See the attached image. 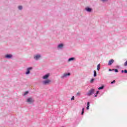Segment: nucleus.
Masks as SVG:
<instances>
[{"mask_svg":"<svg viewBox=\"0 0 127 127\" xmlns=\"http://www.w3.org/2000/svg\"><path fill=\"white\" fill-rule=\"evenodd\" d=\"M95 94V89H90L88 92L87 93V95L90 97V96H92V95H94Z\"/></svg>","mask_w":127,"mask_h":127,"instance_id":"f257e3e1","label":"nucleus"},{"mask_svg":"<svg viewBox=\"0 0 127 127\" xmlns=\"http://www.w3.org/2000/svg\"><path fill=\"white\" fill-rule=\"evenodd\" d=\"M75 60V58L71 57L68 59V62H71V61H74Z\"/></svg>","mask_w":127,"mask_h":127,"instance_id":"f8f14e48","label":"nucleus"},{"mask_svg":"<svg viewBox=\"0 0 127 127\" xmlns=\"http://www.w3.org/2000/svg\"><path fill=\"white\" fill-rule=\"evenodd\" d=\"M50 82H51L50 79H46L42 81V84L44 85V86H46L47 85H49Z\"/></svg>","mask_w":127,"mask_h":127,"instance_id":"f03ea898","label":"nucleus"},{"mask_svg":"<svg viewBox=\"0 0 127 127\" xmlns=\"http://www.w3.org/2000/svg\"><path fill=\"white\" fill-rule=\"evenodd\" d=\"M109 71H114V69H111V68H110V69H109Z\"/></svg>","mask_w":127,"mask_h":127,"instance_id":"bb28decb","label":"nucleus"},{"mask_svg":"<svg viewBox=\"0 0 127 127\" xmlns=\"http://www.w3.org/2000/svg\"><path fill=\"white\" fill-rule=\"evenodd\" d=\"M50 76V73H47L42 77L43 80H48V78Z\"/></svg>","mask_w":127,"mask_h":127,"instance_id":"39448f33","label":"nucleus"},{"mask_svg":"<svg viewBox=\"0 0 127 127\" xmlns=\"http://www.w3.org/2000/svg\"><path fill=\"white\" fill-rule=\"evenodd\" d=\"M85 9L86 11H87V12H92V11L93 10V8L90 7H85Z\"/></svg>","mask_w":127,"mask_h":127,"instance_id":"1a4fd4ad","label":"nucleus"},{"mask_svg":"<svg viewBox=\"0 0 127 127\" xmlns=\"http://www.w3.org/2000/svg\"><path fill=\"white\" fill-rule=\"evenodd\" d=\"M121 73H125V74H127V69L122 70H121Z\"/></svg>","mask_w":127,"mask_h":127,"instance_id":"a211bd4d","label":"nucleus"},{"mask_svg":"<svg viewBox=\"0 0 127 127\" xmlns=\"http://www.w3.org/2000/svg\"><path fill=\"white\" fill-rule=\"evenodd\" d=\"M94 97H95V98L97 97H98V94H96V95H95Z\"/></svg>","mask_w":127,"mask_h":127,"instance_id":"c85d7f7f","label":"nucleus"},{"mask_svg":"<svg viewBox=\"0 0 127 127\" xmlns=\"http://www.w3.org/2000/svg\"><path fill=\"white\" fill-rule=\"evenodd\" d=\"M28 93H29V92L28 91H25L24 93V96H26V95H27L28 94Z\"/></svg>","mask_w":127,"mask_h":127,"instance_id":"aec40b11","label":"nucleus"},{"mask_svg":"<svg viewBox=\"0 0 127 127\" xmlns=\"http://www.w3.org/2000/svg\"><path fill=\"white\" fill-rule=\"evenodd\" d=\"M32 69H33V68L32 67H29L27 68L26 71L25 72V74L29 75V74H30V71H31V70H32Z\"/></svg>","mask_w":127,"mask_h":127,"instance_id":"20e7f679","label":"nucleus"},{"mask_svg":"<svg viewBox=\"0 0 127 127\" xmlns=\"http://www.w3.org/2000/svg\"><path fill=\"white\" fill-rule=\"evenodd\" d=\"M41 58V55H36L35 56H34V59L36 61L39 60Z\"/></svg>","mask_w":127,"mask_h":127,"instance_id":"0eeeda50","label":"nucleus"},{"mask_svg":"<svg viewBox=\"0 0 127 127\" xmlns=\"http://www.w3.org/2000/svg\"><path fill=\"white\" fill-rule=\"evenodd\" d=\"M114 62H115V60H114L113 59H111L110 60L109 62H108V66H111L113 64V63H114Z\"/></svg>","mask_w":127,"mask_h":127,"instance_id":"9d476101","label":"nucleus"},{"mask_svg":"<svg viewBox=\"0 0 127 127\" xmlns=\"http://www.w3.org/2000/svg\"><path fill=\"white\" fill-rule=\"evenodd\" d=\"M116 82L115 80H114L113 81L111 82V84H114Z\"/></svg>","mask_w":127,"mask_h":127,"instance_id":"b1692460","label":"nucleus"},{"mask_svg":"<svg viewBox=\"0 0 127 127\" xmlns=\"http://www.w3.org/2000/svg\"><path fill=\"white\" fill-rule=\"evenodd\" d=\"M93 73V77H97V71L94 70Z\"/></svg>","mask_w":127,"mask_h":127,"instance_id":"dca6fc26","label":"nucleus"},{"mask_svg":"<svg viewBox=\"0 0 127 127\" xmlns=\"http://www.w3.org/2000/svg\"><path fill=\"white\" fill-rule=\"evenodd\" d=\"M104 88H105V85H102L101 86L98 88V90H104Z\"/></svg>","mask_w":127,"mask_h":127,"instance_id":"4468645a","label":"nucleus"},{"mask_svg":"<svg viewBox=\"0 0 127 127\" xmlns=\"http://www.w3.org/2000/svg\"><path fill=\"white\" fill-rule=\"evenodd\" d=\"M26 102L27 103H29V104H32V103L34 102V100H33V99L32 97H29L27 99Z\"/></svg>","mask_w":127,"mask_h":127,"instance_id":"423d86ee","label":"nucleus"},{"mask_svg":"<svg viewBox=\"0 0 127 127\" xmlns=\"http://www.w3.org/2000/svg\"><path fill=\"white\" fill-rule=\"evenodd\" d=\"M71 75V73L67 72L64 73L61 77V79H64V78H67V77L70 76Z\"/></svg>","mask_w":127,"mask_h":127,"instance_id":"7ed1b4c3","label":"nucleus"},{"mask_svg":"<svg viewBox=\"0 0 127 127\" xmlns=\"http://www.w3.org/2000/svg\"><path fill=\"white\" fill-rule=\"evenodd\" d=\"M117 68H120V66L117 65Z\"/></svg>","mask_w":127,"mask_h":127,"instance_id":"c756f323","label":"nucleus"},{"mask_svg":"<svg viewBox=\"0 0 127 127\" xmlns=\"http://www.w3.org/2000/svg\"><path fill=\"white\" fill-rule=\"evenodd\" d=\"M100 69H101V64H98L97 66V71H100Z\"/></svg>","mask_w":127,"mask_h":127,"instance_id":"ddd939ff","label":"nucleus"},{"mask_svg":"<svg viewBox=\"0 0 127 127\" xmlns=\"http://www.w3.org/2000/svg\"><path fill=\"white\" fill-rule=\"evenodd\" d=\"M113 71H115L116 73H118L119 72V69H113Z\"/></svg>","mask_w":127,"mask_h":127,"instance_id":"4be33fe9","label":"nucleus"},{"mask_svg":"<svg viewBox=\"0 0 127 127\" xmlns=\"http://www.w3.org/2000/svg\"><path fill=\"white\" fill-rule=\"evenodd\" d=\"M63 47H64V44L63 43L59 44L58 45V48H59L60 49H62Z\"/></svg>","mask_w":127,"mask_h":127,"instance_id":"9b49d317","label":"nucleus"},{"mask_svg":"<svg viewBox=\"0 0 127 127\" xmlns=\"http://www.w3.org/2000/svg\"><path fill=\"white\" fill-rule=\"evenodd\" d=\"M89 109H90V102H88L87 107H86V110H89Z\"/></svg>","mask_w":127,"mask_h":127,"instance_id":"2eb2a0df","label":"nucleus"},{"mask_svg":"<svg viewBox=\"0 0 127 127\" xmlns=\"http://www.w3.org/2000/svg\"><path fill=\"white\" fill-rule=\"evenodd\" d=\"M100 93V91H97V92H96V95H99V94Z\"/></svg>","mask_w":127,"mask_h":127,"instance_id":"393cba45","label":"nucleus"},{"mask_svg":"<svg viewBox=\"0 0 127 127\" xmlns=\"http://www.w3.org/2000/svg\"><path fill=\"white\" fill-rule=\"evenodd\" d=\"M107 0H101V1H103V2H105Z\"/></svg>","mask_w":127,"mask_h":127,"instance_id":"cd10ccee","label":"nucleus"},{"mask_svg":"<svg viewBox=\"0 0 127 127\" xmlns=\"http://www.w3.org/2000/svg\"><path fill=\"white\" fill-rule=\"evenodd\" d=\"M80 92H77V93H76V95L77 96H80Z\"/></svg>","mask_w":127,"mask_h":127,"instance_id":"a878e982","label":"nucleus"},{"mask_svg":"<svg viewBox=\"0 0 127 127\" xmlns=\"http://www.w3.org/2000/svg\"><path fill=\"white\" fill-rule=\"evenodd\" d=\"M70 100L71 101H74L75 100V97L74 96H72Z\"/></svg>","mask_w":127,"mask_h":127,"instance_id":"5701e85b","label":"nucleus"},{"mask_svg":"<svg viewBox=\"0 0 127 127\" xmlns=\"http://www.w3.org/2000/svg\"><path fill=\"white\" fill-rule=\"evenodd\" d=\"M95 81V79L94 78H92L90 80V83H94V81Z\"/></svg>","mask_w":127,"mask_h":127,"instance_id":"412c9836","label":"nucleus"},{"mask_svg":"<svg viewBox=\"0 0 127 127\" xmlns=\"http://www.w3.org/2000/svg\"><path fill=\"white\" fill-rule=\"evenodd\" d=\"M18 8L19 10H22V9L23 8L22 5H19L18 6Z\"/></svg>","mask_w":127,"mask_h":127,"instance_id":"f3484780","label":"nucleus"},{"mask_svg":"<svg viewBox=\"0 0 127 127\" xmlns=\"http://www.w3.org/2000/svg\"><path fill=\"white\" fill-rule=\"evenodd\" d=\"M13 56L11 54H7L5 55V58L6 59H11L12 58Z\"/></svg>","mask_w":127,"mask_h":127,"instance_id":"6e6552de","label":"nucleus"},{"mask_svg":"<svg viewBox=\"0 0 127 127\" xmlns=\"http://www.w3.org/2000/svg\"><path fill=\"white\" fill-rule=\"evenodd\" d=\"M84 113H85V108H82V112H81V115L83 116L84 115Z\"/></svg>","mask_w":127,"mask_h":127,"instance_id":"6ab92c4d","label":"nucleus"}]
</instances>
